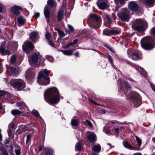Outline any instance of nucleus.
I'll return each instance as SVG.
<instances>
[{
	"label": "nucleus",
	"mask_w": 155,
	"mask_h": 155,
	"mask_svg": "<svg viewBox=\"0 0 155 155\" xmlns=\"http://www.w3.org/2000/svg\"><path fill=\"white\" fill-rule=\"evenodd\" d=\"M60 94L58 89L55 87L49 88L44 93L45 101L49 104L53 105L58 103L60 100Z\"/></svg>",
	"instance_id": "1"
},
{
	"label": "nucleus",
	"mask_w": 155,
	"mask_h": 155,
	"mask_svg": "<svg viewBox=\"0 0 155 155\" xmlns=\"http://www.w3.org/2000/svg\"><path fill=\"white\" fill-rule=\"evenodd\" d=\"M142 47L146 50H150L153 48L155 44L154 39L150 37H147L143 38L141 41Z\"/></svg>",
	"instance_id": "2"
},
{
	"label": "nucleus",
	"mask_w": 155,
	"mask_h": 155,
	"mask_svg": "<svg viewBox=\"0 0 155 155\" xmlns=\"http://www.w3.org/2000/svg\"><path fill=\"white\" fill-rule=\"evenodd\" d=\"M49 71L47 70H44L38 74V83L41 85H46L49 83L50 78L48 76Z\"/></svg>",
	"instance_id": "3"
},
{
	"label": "nucleus",
	"mask_w": 155,
	"mask_h": 155,
	"mask_svg": "<svg viewBox=\"0 0 155 155\" xmlns=\"http://www.w3.org/2000/svg\"><path fill=\"white\" fill-rule=\"evenodd\" d=\"M147 28V23L146 21L141 19H137L134 22L133 28L138 31H143Z\"/></svg>",
	"instance_id": "4"
},
{
	"label": "nucleus",
	"mask_w": 155,
	"mask_h": 155,
	"mask_svg": "<svg viewBox=\"0 0 155 155\" xmlns=\"http://www.w3.org/2000/svg\"><path fill=\"white\" fill-rule=\"evenodd\" d=\"M12 86L18 91H21L25 87L26 85L24 81L21 79H16L13 82H11Z\"/></svg>",
	"instance_id": "5"
},
{
	"label": "nucleus",
	"mask_w": 155,
	"mask_h": 155,
	"mask_svg": "<svg viewBox=\"0 0 155 155\" xmlns=\"http://www.w3.org/2000/svg\"><path fill=\"white\" fill-rule=\"evenodd\" d=\"M129 97L134 100V107H139L141 104L140 97L139 94L135 92H131L129 95Z\"/></svg>",
	"instance_id": "6"
},
{
	"label": "nucleus",
	"mask_w": 155,
	"mask_h": 155,
	"mask_svg": "<svg viewBox=\"0 0 155 155\" xmlns=\"http://www.w3.org/2000/svg\"><path fill=\"white\" fill-rule=\"evenodd\" d=\"M39 59L38 55L37 54H34L28 56V61L31 66H35L36 65Z\"/></svg>",
	"instance_id": "7"
},
{
	"label": "nucleus",
	"mask_w": 155,
	"mask_h": 155,
	"mask_svg": "<svg viewBox=\"0 0 155 155\" xmlns=\"http://www.w3.org/2000/svg\"><path fill=\"white\" fill-rule=\"evenodd\" d=\"M34 47V45L32 43L28 41H27L25 42L22 46L23 51L27 54L30 52Z\"/></svg>",
	"instance_id": "8"
},
{
	"label": "nucleus",
	"mask_w": 155,
	"mask_h": 155,
	"mask_svg": "<svg viewBox=\"0 0 155 155\" xmlns=\"http://www.w3.org/2000/svg\"><path fill=\"white\" fill-rule=\"evenodd\" d=\"M132 50L129 49L127 51L128 54L129 55V57H131L132 59L134 60H139L142 58V56L140 55L139 52L138 51H134L133 53L131 54Z\"/></svg>",
	"instance_id": "9"
},
{
	"label": "nucleus",
	"mask_w": 155,
	"mask_h": 155,
	"mask_svg": "<svg viewBox=\"0 0 155 155\" xmlns=\"http://www.w3.org/2000/svg\"><path fill=\"white\" fill-rule=\"evenodd\" d=\"M93 18L96 21L95 23L97 24V25L95 26L94 24H92V27L94 29L99 28L100 26V18L99 17L97 16L96 15L94 14H91L90 15L89 18Z\"/></svg>",
	"instance_id": "10"
},
{
	"label": "nucleus",
	"mask_w": 155,
	"mask_h": 155,
	"mask_svg": "<svg viewBox=\"0 0 155 155\" xmlns=\"http://www.w3.org/2000/svg\"><path fill=\"white\" fill-rule=\"evenodd\" d=\"M86 136L87 139L90 142L94 143L96 141V135L93 132L91 131L87 132Z\"/></svg>",
	"instance_id": "11"
},
{
	"label": "nucleus",
	"mask_w": 155,
	"mask_h": 155,
	"mask_svg": "<svg viewBox=\"0 0 155 155\" xmlns=\"http://www.w3.org/2000/svg\"><path fill=\"white\" fill-rule=\"evenodd\" d=\"M97 3L99 8L101 10L106 8L109 4L108 2L102 1L101 0H98Z\"/></svg>",
	"instance_id": "12"
},
{
	"label": "nucleus",
	"mask_w": 155,
	"mask_h": 155,
	"mask_svg": "<svg viewBox=\"0 0 155 155\" xmlns=\"http://www.w3.org/2000/svg\"><path fill=\"white\" fill-rule=\"evenodd\" d=\"M30 39L32 41L35 42L38 40L39 34L36 31H33L29 34Z\"/></svg>",
	"instance_id": "13"
},
{
	"label": "nucleus",
	"mask_w": 155,
	"mask_h": 155,
	"mask_svg": "<svg viewBox=\"0 0 155 155\" xmlns=\"http://www.w3.org/2000/svg\"><path fill=\"white\" fill-rule=\"evenodd\" d=\"M128 7L130 10L134 11H136L138 9V5L135 1L130 2L128 5Z\"/></svg>",
	"instance_id": "14"
},
{
	"label": "nucleus",
	"mask_w": 155,
	"mask_h": 155,
	"mask_svg": "<svg viewBox=\"0 0 155 155\" xmlns=\"http://www.w3.org/2000/svg\"><path fill=\"white\" fill-rule=\"evenodd\" d=\"M118 16L123 21H128L130 18L129 15L127 14L124 12L118 14Z\"/></svg>",
	"instance_id": "15"
},
{
	"label": "nucleus",
	"mask_w": 155,
	"mask_h": 155,
	"mask_svg": "<svg viewBox=\"0 0 155 155\" xmlns=\"http://www.w3.org/2000/svg\"><path fill=\"white\" fill-rule=\"evenodd\" d=\"M44 12L47 22H49L50 21L49 19L50 17V10L48 7L47 5H45L44 7Z\"/></svg>",
	"instance_id": "16"
},
{
	"label": "nucleus",
	"mask_w": 155,
	"mask_h": 155,
	"mask_svg": "<svg viewBox=\"0 0 155 155\" xmlns=\"http://www.w3.org/2000/svg\"><path fill=\"white\" fill-rule=\"evenodd\" d=\"M21 9L22 8L21 7L18 6H15L11 8L12 12L17 15L20 14V12L19 10Z\"/></svg>",
	"instance_id": "17"
},
{
	"label": "nucleus",
	"mask_w": 155,
	"mask_h": 155,
	"mask_svg": "<svg viewBox=\"0 0 155 155\" xmlns=\"http://www.w3.org/2000/svg\"><path fill=\"white\" fill-rule=\"evenodd\" d=\"M18 25L19 26H21L24 25L26 22L25 19L22 17L18 18Z\"/></svg>",
	"instance_id": "18"
},
{
	"label": "nucleus",
	"mask_w": 155,
	"mask_h": 155,
	"mask_svg": "<svg viewBox=\"0 0 155 155\" xmlns=\"http://www.w3.org/2000/svg\"><path fill=\"white\" fill-rule=\"evenodd\" d=\"M25 74L26 78H28L32 77L34 74L33 72L32 69H29L26 71Z\"/></svg>",
	"instance_id": "19"
},
{
	"label": "nucleus",
	"mask_w": 155,
	"mask_h": 155,
	"mask_svg": "<svg viewBox=\"0 0 155 155\" xmlns=\"http://www.w3.org/2000/svg\"><path fill=\"white\" fill-rule=\"evenodd\" d=\"M92 149L93 151L98 153L101 151V147L99 144H97V145H93Z\"/></svg>",
	"instance_id": "20"
},
{
	"label": "nucleus",
	"mask_w": 155,
	"mask_h": 155,
	"mask_svg": "<svg viewBox=\"0 0 155 155\" xmlns=\"http://www.w3.org/2000/svg\"><path fill=\"white\" fill-rule=\"evenodd\" d=\"M10 71L12 74L15 75L19 72V68L18 67H11L10 68Z\"/></svg>",
	"instance_id": "21"
},
{
	"label": "nucleus",
	"mask_w": 155,
	"mask_h": 155,
	"mask_svg": "<svg viewBox=\"0 0 155 155\" xmlns=\"http://www.w3.org/2000/svg\"><path fill=\"white\" fill-rule=\"evenodd\" d=\"M0 52L3 55H9L12 53L9 50H5L1 47H0Z\"/></svg>",
	"instance_id": "22"
},
{
	"label": "nucleus",
	"mask_w": 155,
	"mask_h": 155,
	"mask_svg": "<svg viewBox=\"0 0 155 155\" xmlns=\"http://www.w3.org/2000/svg\"><path fill=\"white\" fill-rule=\"evenodd\" d=\"M22 112L17 109H12L11 111V113L13 116L20 115L22 113Z\"/></svg>",
	"instance_id": "23"
},
{
	"label": "nucleus",
	"mask_w": 155,
	"mask_h": 155,
	"mask_svg": "<svg viewBox=\"0 0 155 155\" xmlns=\"http://www.w3.org/2000/svg\"><path fill=\"white\" fill-rule=\"evenodd\" d=\"M64 16V11L63 10H60L58 12L57 20L58 21H60L63 18Z\"/></svg>",
	"instance_id": "24"
},
{
	"label": "nucleus",
	"mask_w": 155,
	"mask_h": 155,
	"mask_svg": "<svg viewBox=\"0 0 155 155\" xmlns=\"http://www.w3.org/2000/svg\"><path fill=\"white\" fill-rule=\"evenodd\" d=\"M16 105L20 107L21 109H24L26 107L25 104L23 101H20L17 102Z\"/></svg>",
	"instance_id": "25"
},
{
	"label": "nucleus",
	"mask_w": 155,
	"mask_h": 155,
	"mask_svg": "<svg viewBox=\"0 0 155 155\" xmlns=\"http://www.w3.org/2000/svg\"><path fill=\"white\" fill-rule=\"evenodd\" d=\"M123 143L125 147L130 150H134V148L127 142L126 141H124Z\"/></svg>",
	"instance_id": "26"
},
{
	"label": "nucleus",
	"mask_w": 155,
	"mask_h": 155,
	"mask_svg": "<svg viewBox=\"0 0 155 155\" xmlns=\"http://www.w3.org/2000/svg\"><path fill=\"white\" fill-rule=\"evenodd\" d=\"M61 52L64 55L70 56L72 55L73 51L72 50H61Z\"/></svg>",
	"instance_id": "27"
},
{
	"label": "nucleus",
	"mask_w": 155,
	"mask_h": 155,
	"mask_svg": "<svg viewBox=\"0 0 155 155\" xmlns=\"http://www.w3.org/2000/svg\"><path fill=\"white\" fill-rule=\"evenodd\" d=\"M140 1L145 2L147 5H150L153 4L154 0H140Z\"/></svg>",
	"instance_id": "28"
},
{
	"label": "nucleus",
	"mask_w": 155,
	"mask_h": 155,
	"mask_svg": "<svg viewBox=\"0 0 155 155\" xmlns=\"http://www.w3.org/2000/svg\"><path fill=\"white\" fill-rule=\"evenodd\" d=\"M45 155H52L53 151L50 148H47L45 149Z\"/></svg>",
	"instance_id": "29"
},
{
	"label": "nucleus",
	"mask_w": 155,
	"mask_h": 155,
	"mask_svg": "<svg viewBox=\"0 0 155 155\" xmlns=\"http://www.w3.org/2000/svg\"><path fill=\"white\" fill-rule=\"evenodd\" d=\"M109 128L107 125L104 126L103 129L104 132L105 133L107 134L108 135H110V130L109 129H107Z\"/></svg>",
	"instance_id": "30"
},
{
	"label": "nucleus",
	"mask_w": 155,
	"mask_h": 155,
	"mask_svg": "<svg viewBox=\"0 0 155 155\" xmlns=\"http://www.w3.org/2000/svg\"><path fill=\"white\" fill-rule=\"evenodd\" d=\"M14 127V123L13 122H11L10 124H9L8 126V134L9 135L11 133V129H12Z\"/></svg>",
	"instance_id": "31"
},
{
	"label": "nucleus",
	"mask_w": 155,
	"mask_h": 155,
	"mask_svg": "<svg viewBox=\"0 0 155 155\" xmlns=\"http://www.w3.org/2000/svg\"><path fill=\"white\" fill-rule=\"evenodd\" d=\"M78 124V121L76 119L73 118L71 120V124L72 126H77Z\"/></svg>",
	"instance_id": "32"
},
{
	"label": "nucleus",
	"mask_w": 155,
	"mask_h": 155,
	"mask_svg": "<svg viewBox=\"0 0 155 155\" xmlns=\"http://www.w3.org/2000/svg\"><path fill=\"white\" fill-rule=\"evenodd\" d=\"M0 150L2 151V153L3 155H8L7 150L3 146H0Z\"/></svg>",
	"instance_id": "33"
},
{
	"label": "nucleus",
	"mask_w": 155,
	"mask_h": 155,
	"mask_svg": "<svg viewBox=\"0 0 155 155\" xmlns=\"http://www.w3.org/2000/svg\"><path fill=\"white\" fill-rule=\"evenodd\" d=\"M111 30H109L107 29H105L103 31V34L106 35H111Z\"/></svg>",
	"instance_id": "34"
},
{
	"label": "nucleus",
	"mask_w": 155,
	"mask_h": 155,
	"mask_svg": "<svg viewBox=\"0 0 155 155\" xmlns=\"http://www.w3.org/2000/svg\"><path fill=\"white\" fill-rule=\"evenodd\" d=\"M47 3L51 7H54L55 5H56V4L54 3V0H48Z\"/></svg>",
	"instance_id": "35"
},
{
	"label": "nucleus",
	"mask_w": 155,
	"mask_h": 155,
	"mask_svg": "<svg viewBox=\"0 0 155 155\" xmlns=\"http://www.w3.org/2000/svg\"><path fill=\"white\" fill-rule=\"evenodd\" d=\"M75 150L76 151H80L81 149V146L79 143H77L75 145Z\"/></svg>",
	"instance_id": "36"
},
{
	"label": "nucleus",
	"mask_w": 155,
	"mask_h": 155,
	"mask_svg": "<svg viewBox=\"0 0 155 155\" xmlns=\"http://www.w3.org/2000/svg\"><path fill=\"white\" fill-rule=\"evenodd\" d=\"M115 3L116 4L119 3L121 5H124L125 3V0H114Z\"/></svg>",
	"instance_id": "37"
},
{
	"label": "nucleus",
	"mask_w": 155,
	"mask_h": 155,
	"mask_svg": "<svg viewBox=\"0 0 155 155\" xmlns=\"http://www.w3.org/2000/svg\"><path fill=\"white\" fill-rule=\"evenodd\" d=\"M120 32V30L117 29L111 30V35L117 34Z\"/></svg>",
	"instance_id": "38"
},
{
	"label": "nucleus",
	"mask_w": 155,
	"mask_h": 155,
	"mask_svg": "<svg viewBox=\"0 0 155 155\" xmlns=\"http://www.w3.org/2000/svg\"><path fill=\"white\" fill-rule=\"evenodd\" d=\"M46 38L48 41L51 39V34L49 32H46L45 34Z\"/></svg>",
	"instance_id": "39"
},
{
	"label": "nucleus",
	"mask_w": 155,
	"mask_h": 155,
	"mask_svg": "<svg viewBox=\"0 0 155 155\" xmlns=\"http://www.w3.org/2000/svg\"><path fill=\"white\" fill-rule=\"evenodd\" d=\"M32 113L35 116H40L38 111L35 110H33L32 111Z\"/></svg>",
	"instance_id": "40"
},
{
	"label": "nucleus",
	"mask_w": 155,
	"mask_h": 155,
	"mask_svg": "<svg viewBox=\"0 0 155 155\" xmlns=\"http://www.w3.org/2000/svg\"><path fill=\"white\" fill-rule=\"evenodd\" d=\"M26 137V143L27 144L30 140L31 137V134H28L27 135Z\"/></svg>",
	"instance_id": "41"
},
{
	"label": "nucleus",
	"mask_w": 155,
	"mask_h": 155,
	"mask_svg": "<svg viewBox=\"0 0 155 155\" xmlns=\"http://www.w3.org/2000/svg\"><path fill=\"white\" fill-rule=\"evenodd\" d=\"M57 31L58 32V34H59V36L61 37H63L64 36L65 34H64V32L58 29Z\"/></svg>",
	"instance_id": "42"
},
{
	"label": "nucleus",
	"mask_w": 155,
	"mask_h": 155,
	"mask_svg": "<svg viewBox=\"0 0 155 155\" xmlns=\"http://www.w3.org/2000/svg\"><path fill=\"white\" fill-rule=\"evenodd\" d=\"M16 60V57L15 55H14L12 56L11 59V62L12 63H14Z\"/></svg>",
	"instance_id": "43"
},
{
	"label": "nucleus",
	"mask_w": 155,
	"mask_h": 155,
	"mask_svg": "<svg viewBox=\"0 0 155 155\" xmlns=\"http://www.w3.org/2000/svg\"><path fill=\"white\" fill-rule=\"evenodd\" d=\"M135 137L139 146H140L141 144V140L137 136H136Z\"/></svg>",
	"instance_id": "44"
},
{
	"label": "nucleus",
	"mask_w": 155,
	"mask_h": 155,
	"mask_svg": "<svg viewBox=\"0 0 155 155\" xmlns=\"http://www.w3.org/2000/svg\"><path fill=\"white\" fill-rule=\"evenodd\" d=\"M85 124H87L91 127H92V125L91 123L89 120H86Z\"/></svg>",
	"instance_id": "45"
},
{
	"label": "nucleus",
	"mask_w": 155,
	"mask_h": 155,
	"mask_svg": "<svg viewBox=\"0 0 155 155\" xmlns=\"http://www.w3.org/2000/svg\"><path fill=\"white\" fill-rule=\"evenodd\" d=\"M10 149L8 150V152L11 154H13V147L12 146H10Z\"/></svg>",
	"instance_id": "46"
},
{
	"label": "nucleus",
	"mask_w": 155,
	"mask_h": 155,
	"mask_svg": "<svg viewBox=\"0 0 155 155\" xmlns=\"http://www.w3.org/2000/svg\"><path fill=\"white\" fill-rule=\"evenodd\" d=\"M49 44L51 46L53 47L54 46V44L52 41L51 39L48 40Z\"/></svg>",
	"instance_id": "47"
},
{
	"label": "nucleus",
	"mask_w": 155,
	"mask_h": 155,
	"mask_svg": "<svg viewBox=\"0 0 155 155\" xmlns=\"http://www.w3.org/2000/svg\"><path fill=\"white\" fill-rule=\"evenodd\" d=\"M108 60L110 62L111 64L112 65L113 64V59L111 57V56L110 55H108Z\"/></svg>",
	"instance_id": "48"
},
{
	"label": "nucleus",
	"mask_w": 155,
	"mask_h": 155,
	"mask_svg": "<svg viewBox=\"0 0 155 155\" xmlns=\"http://www.w3.org/2000/svg\"><path fill=\"white\" fill-rule=\"evenodd\" d=\"M150 86L152 90L155 92V86L154 84L151 83H150Z\"/></svg>",
	"instance_id": "49"
},
{
	"label": "nucleus",
	"mask_w": 155,
	"mask_h": 155,
	"mask_svg": "<svg viewBox=\"0 0 155 155\" xmlns=\"http://www.w3.org/2000/svg\"><path fill=\"white\" fill-rule=\"evenodd\" d=\"M15 152L16 155H20V151L19 150H15Z\"/></svg>",
	"instance_id": "50"
},
{
	"label": "nucleus",
	"mask_w": 155,
	"mask_h": 155,
	"mask_svg": "<svg viewBox=\"0 0 155 155\" xmlns=\"http://www.w3.org/2000/svg\"><path fill=\"white\" fill-rule=\"evenodd\" d=\"M4 8V6L0 4V13L2 12V10Z\"/></svg>",
	"instance_id": "51"
},
{
	"label": "nucleus",
	"mask_w": 155,
	"mask_h": 155,
	"mask_svg": "<svg viewBox=\"0 0 155 155\" xmlns=\"http://www.w3.org/2000/svg\"><path fill=\"white\" fill-rule=\"evenodd\" d=\"M68 28L69 29V30L71 32H72L73 31V28L70 25H68Z\"/></svg>",
	"instance_id": "52"
},
{
	"label": "nucleus",
	"mask_w": 155,
	"mask_h": 155,
	"mask_svg": "<svg viewBox=\"0 0 155 155\" xmlns=\"http://www.w3.org/2000/svg\"><path fill=\"white\" fill-rule=\"evenodd\" d=\"M89 100L90 101L91 103H92L94 104H97L96 103V102H95L94 100H92L90 99H89Z\"/></svg>",
	"instance_id": "53"
},
{
	"label": "nucleus",
	"mask_w": 155,
	"mask_h": 155,
	"mask_svg": "<svg viewBox=\"0 0 155 155\" xmlns=\"http://www.w3.org/2000/svg\"><path fill=\"white\" fill-rule=\"evenodd\" d=\"M5 94V92L4 91L0 90V96H2Z\"/></svg>",
	"instance_id": "54"
},
{
	"label": "nucleus",
	"mask_w": 155,
	"mask_h": 155,
	"mask_svg": "<svg viewBox=\"0 0 155 155\" xmlns=\"http://www.w3.org/2000/svg\"><path fill=\"white\" fill-rule=\"evenodd\" d=\"M124 84H125V86L127 88H130V85L129 84H128L126 82H124Z\"/></svg>",
	"instance_id": "55"
},
{
	"label": "nucleus",
	"mask_w": 155,
	"mask_h": 155,
	"mask_svg": "<svg viewBox=\"0 0 155 155\" xmlns=\"http://www.w3.org/2000/svg\"><path fill=\"white\" fill-rule=\"evenodd\" d=\"M114 130L116 132L117 134H119V128H115Z\"/></svg>",
	"instance_id": "56"
},
{
	"label": "nucleus",
	"mask_w": 155,
	"mask_h": 155,
	"mask_svg": "<svg viewBox=\"0 0 155 155\" xmlns=\"http://www.w3.org/2000/svg\"><path fill=\"white\" fill-rule=\"evenodd\" d=\"M39 13L38 12L35 13V16L36 17H38L39 16Z\"/></svg>",
	"instance_id": "57"
},
{
	"label": "nucleus",
	"mask_w": 155,
	"mask_h": 155,
	"mask_svg": "<svg viewBox=\"0 0 155 155\" xmlns=\"http://www.w3.org/2000/svg\"><path fill=\"white\" fill-rule=\"evenodd\" d=\"M78 42V40L77 39H75L73 41V44H75Z\"/></svg>",
	"instance_id": "58"
},
{
	"label": "nucleus",
	"mask_w": 155,
	"mask_h": 155,
	"mask_svg": "<svg viewBox=\"0 0 155 155\" xmlns=\"http://www.w3.org/2000/svg\"><path fill=\"white\" fill-rule=\"evenodd\" d=\"M100 112L101 113L104 114L106 113V111L105 110H101Z\"/></svg>",
	"instance_id": "59"
},
{
	"label": "nucleus",
	"mask_w": 155,
	"mask_h": 155,
	"mask_svg": "<svg viewBox=\"0 0 155 155\" xmlns=\"http://www.w3.org/2000/svg\"><path fill=\"white\" fill-rule=\"evenodd\" d=\"M5 45V43L4 42V43H2L1 45V47H1L2 48H4V47Z\"/></svg>",
	"instance_id": "60"
},
{
	"label": "nucleus",
	"mask_w": 155,
	"mask_h": 155,
	"mask_svg": "<svg viewBox=\"0 0 155 155\" xmlns=\"http://www.w3.org/2000/svg\"><path fill=\"white\" fill-rule=\"evenodd\" d=\"M69 45H67L66 46H65L63 48H64L65 49H67L69 48Z\"/></svg>",
	"instance_id": "61"
},
{
	"label": "nucleus",
	"mask_w": 155,
	"mask_h": 155,
	"mask_svg": "<svg viewBox=\"0 0 155 155\" xmlns=\"http://www.w3.org/2000/svg\"><path fill=\"white\" fill-rule=\"evenodd\" d=\"M75 55L76 57H78L79 55V53L78 52H76L75 53Z\"/></svg>",
	"instance_id": "62"
},
{
	"label": "nucleus",
	"mask_w": 155,
	"mask_h": 155,
	"mask_svg": "<svg viewBox=\"0 0 155 155\" xmlns=\"http://www.w3.org/2000/svg\"><path fill=\"white\" fill-rule=\"evenodd\" d=\"M134 155H142L141 153H136L134 154Z\"/></svg>",
	"instance_id": "63"
},
{
	"label": "nucleus",
	"mask_w": 155,
	"mask_h": 155,
	"mask_svg": "<svg viewBox=\"0 0 155 155\" xmlns=\"http://www.w3.org/2000/svg\"><path fill=\"white\" fill-rule=\"evenodd\" d=\"M42 149V147L41 146H40L39 147V151H41Z\"/></svg>",
	"instance_id": "64"
}]
</instances>
